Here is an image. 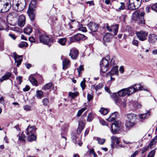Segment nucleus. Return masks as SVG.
Instances as JSON below:
<instances>
[{"instance_id":"nucleus-1","label":"nucleus","mask_w":157,"mask_h":157,"mask_svg":"<svg viewBox=\"0 0 157 157\" xmlns=\"http://www.w3.org/2000/svg\"><path fill=\"white\" fill-rule=\"evenodd\" d=\"M26 3L25 0H13L12 7L13 10L17 12H21L25 8Z\"/></svg>"},{"instance_id":"nucleus-2","label":"nucleus","mask_w":157,"mask_h":157,"mask_svg":"<svg viewBox=\"0 0 157 157\" xmlns=\"http://www.w3.org/2000/svg\"><path fill=\"white\" fill-rule=\"evenodd\" d=\"M36 0H32L29 5L27 13L30 20L32 21H33L35 17V9L36 6Z\"/></svg>"},{"instance_id":"nucleus-3","label":"nucleus","mask_w":157,"mask_h":157,"mask_svg":"<svg viewBox=\"0 0 157 157\" xmlns=\"http://www.w3.org/2000/svg\"><path fill=\"white\" fill-rule=\"evenodd\" d=\"M40 42L43 44L47 45L49 47L51 46L54 42V39L45 34H40L39 36Z\"/></svg>"},{"instance_id":"nucleus-4","label":"nucleus","mask_w":157,"mask_h":157,"mask_svg":"<svg viewBox=\"0 0 157 157\" xmlns=\"http://www.w3.org/2000/svg\"><path fill=\"white\" fill-rule=\"evenodd\" d=\"M11 6L10 0H0V13H4L8 11Z\"/></svg>"},{"instance_id":"nucleus-5","label":"nucleus","mask_w":157,"mask_h":157,"mask_svg":"<svg viewBox=\"0 0 157 157\" xmlns=\"http://www.w3.org/2000/svg\"><path fill=\"white\" fill-rule=\"evenodd\" d=\"M141 2L142 0H129L128 8L131 10H136L140 7Z\"/></svg>"},{"instance_id":"nucleus-6","label":"nucleus","mask_w":157,"mask_h":157,"mask_svg":"<svg viewBox=\"0 0 157 157\" xmlns=\"http://www.w3.org/2000/svg\"><path fill=\"white\" fill-rule=\"evenodd\" d=\"M145 14L144 12H142L139 15V11L137 10L132 14V18L134 21H137L139 19V22L140 23L142 24H144L145 21L144 19V16Z\"/></svg>"},{"instance_id":"nucleus-7","label":"nucleus","mask_w":157,"mask_h":157,"mask_svg":"<svg viewBox=\"0 0 157 157\" xmlns=\"http://www.w3.org/2000/svg\"><path fill=\"white\" fill-rule=\"evenodd\" d=\"M122 126L121 122L120 121H116L111 125L110 131L114 134L117 133L120 131Z\"/></svg>"},{"instance_id":"nucleus-8","label":"nucleus","mask_w":157,"mask_h":157,"mask_svg":"<svg viewBox=\"0 0 157 157\" xmlns=\"http://www.w3.org/2000/svg\"><path fill=\"white\" fill-rule=\"evenodd\" d=\"M129 87L131 95L134 93L136 92L139 90H147V89L144 88V86H141L140 84H136L133 86H131Z\"/></svg>"},{"instance_id":"nucleus-9","label":"nucleus","mask_w":157,"mask_h":157,"mask_svg":"<svg viewBox=\"0 0 157 157\" xmlns=\"http://www.w3.org/2000/svg\"><path fill=\"white\" fill-rule=\"evenodd\" d=\"M115 103L119 106L125 108L126 106V99L117 98L114 100Z\"/></svg>"},{"instance_id":"nucleus-10","label":"nucleus","mask_w":157,"mask_h":157,"mask_svg":"<svg viewBox=\"0 0 157 157\" xmlns=\"http://www.w3.org/2000/svg\"><path fill=\"white\" fill-rule=\"evenodd\" d=\"M117 94L120 97H123L126 95L129 96L131 95L129 87L122 89L117 92Z\"/></svg>"},{"instance_id":"nucleus-11","label":"nucleus","mask_w":157,"mask_h":157,"mask_svg":"<svg viewBox=\"0 0 157 157\" xmlns=\"http://www.w3.org/2000/svg\"><path fill=\"white\" fill-rule=\"evenodd\" d=\"M136 34L139 39L141 41H144L146 39L147 35V33L144 31L137 32Z\"/></svg>"},{"instance_id":"nucleus-12","label":"nucleus","mask_w":157,"mask_h":157,"mask_svg":"<svg viewBox=\"0 0 157 157\" xmlns=\"http://www.w3.org/2000/svg\"><path fill=\"white\" fill-rule=\"evenodd\" d=\"M119 28V26L118 25H115L109 26L108 24H107L106 25V28L107 29L108 31L110 32H111L113 31L114 33V35H117Z\"/></svg>"},{"instance_id":"nucleus-13","label":"nucleus","mask_w":157,"mask_h":157,"mask_svg":"<svg viewBox=\"0 0 157 157\" xmlns=\"http://www.w3.org/2000/svg\"><path fill=\"white\" fill-rule=\"evenodd\" d=\"M130 109L133 111L141 108V105L136 101H132L129 104Z\"/></svg>"},{"instance_id":"nucleus-14","label":"nucleus","mask_w":157,"mask_h":157,"mask_svg":"<svg viewBox=\"0 0 157 157\" xmlns=\"http://www.w3.org/2000/svg\"><path fill=\"white\" fill-rule=\"evenodd\" d=\"M78 50L75 48H73L70 50L69 55L72 59H75L78 56Z\"/></svg>"},{"instance_id":"nucleus-15","label":"nucleus","mask_w":157,"mask_h":157,"mask_svg":"<svg viewBox=\"0 0 157 157\" xmlns=\"http://www.w3.org/2000/svg\"><path fill=\"white\" fill-rule=\"evenodd\" d=\"M113 37V35L110 33H107L104 36L103 38L104 44L105 45H107L108 43L109 42Z\"/></svg>"},{"instance_id":"nucleus-16","label":"nucleus","mask_w":157,"mask_h":157,"mask_svg":"<svg viewBox=\"0 0 157 157\" xmlns=\"http://www.w3.org/2000/svg\"><path fill=\"white\" fill-rule=\"evenodd\" d=\"M87 26L89 29L93 32L96 31L98 27V24L91 22L88 23Z\"/></svg>"},{"instance_id":"nucleus-17","label":"nucleus","mask_w":157,"mask_h":157,"mask_svg":"<svg viewBox=\"0 0 157 157\" xmlns=\"http://www.w3.org/2000/svg\"><path fill=\"white\" fill-rule=\"evenodd\" d=\"M13 56L15 60V63H17V66L18 67L21 64L22 61V59H20L22 56H19L15 52L13 53Z\"/></svg>"},{"instance_id":"nucleus-18","label":"nucleus","mask_w":157,"mask_h":157,"mask_svg":"<svg viewBox=\"0 0 157 157\" xmlns=\"http://www.w3.org/2000/svg\"><path fill=\"white\" fill-rule=\"evenodd\" d=\"M25 18L24 15H20L18 19V25L20 27L23 26L25 24Z\"/></svg>"},{"instance_id":"nucleus-19","label":"nucleus","mask_w":157,"mask_h":157,"mask_svg":"<svg viewBox=\"0 0 157 157\" xmlns=\"http://www.w3.org/2000/svg\"><path fill=\"white\" fill-rule=\"evenodd\" d=\"M84 38V39H87V37H86L84 35L80 33H78L75 35V36L74 38L71 37L70 38V39L71 40H71V41L73 42L74 41V39H75L76 40L78 41Z\"/></svg>"},{"instance_id":"nucleus-20","label":"nucleus","mask_w":157,"mask_h":157,"mask_svg":"<svg viewBox=\"0 0 157 157\" xmlns=\"http://www.w3.org/2000/svg\"><path fill=\"white\" fill-rule=\"evenodd\" d=\"M36 129L35 126H30L29 125L28 128L26 129V133L27 135H29L30 134H33L36 131Z\"/></svg>"},{"instance_id":"nucleus-21","label":"nucleus","mask_w":157,"mask_h":157,"mask_svg":"<svg viewBox=\"0 0 157 157\" xmlns=\"http://www.w3.org/2000/svg\"><path fill=\"white\" fill-rule=\"evenodd\" d=\"M149 42L153 43L157 41V36L154 34H150L148 37Z\"/></svg>"},{"instance_id":"nucleus-22","label":"nucleus","mask_w":157,"mask_h":157,"mask_svg":"<svg viewBox=\"0 0 157 157\" xmlns=\"http://www.w3.org/2000/svg\"><path fill=\"white\" fill-rule=\"evenodd\" d=\"M157 141V135L152 139L150 143L149 144L148 146H147V147L150 149H152L155 146Z\"/></svg>"},{"instance_id":"nucleus-23","label":"nucleus","mask_w":157,"mask_h":157,"mask_svg":"<svg viewBox=\"0 0 157 157\" xmlns=\"http://www.w3.org/2000/svg\"><path fill=\"white\" fill-rule=\"evenodd\" d=\"M11 76V74L9 72H7L0 79V82H2L4 80L8 79Z\"/></svg>"},{"instance_id":"nucleus-24","label":"nucleus","mask_w":157,"mask_h":157,"mask_svg":"<svg viewBox=\"0 0 157 157\" xmlns=\"http://www.w3.org/2000/svg\"><path fill=\"white\" fill-rule=\"evenodd\" d=\"M107 74H111L113 75H118V67L117 66L113 67L110 71Z\"/></svg>"},{"instance_id":"nucleus-25","label":"nucleus","mask_w":157,"mask_h":157,"mask_svg":"<svg viewBox=\"0 0 157 157\" xmlns=\"http://www.w3.org/2000/svg\"><path fill=\"white\" fill-rule=\"evenodd\" d=\"M70 60L68 59H65L63 62V68L66 69L69 67Z\"/></svg>"},{"instance_id":"nucleus-26","label":"nucleus","mask_w":157,"mask_h":157,"mask_svg":"<svg viewBox=\"0 0 157 157\" xmlns=\"http://www.w3.org/2000/svg\"><path fill=\"white\" fill-rule=\"evenodd\" d=\"M135 124V123L134 121L126 120L125 122V125L126 127L129 128L133 126Z\"/></svg>"},{"instance_id":"nucleus-27","label":"nucleus","mask_w":157,"mask_h":157,"mask_svg":"<svg viewBox=\"0 0 157 157\" xmlns=\"http://www.w3.org/2000/svg\"><path fill=\"white\" fill-rule=\"evenodd\" d=\"M105 66V67L109 66V62L107 59H102L100 62V66Z\"/></svg>"},{"instance_id":"nucleus-28","label":"nucleus","mask_w":157,"mask_h":157,"mask_svg":"<svg viewBox=\"0 0 157 157\" xmlns=\"http://www.w3.org/2000/svg\"><path fill=\"white\" fill-rule=\"evenodd\" d=\"M112 139V143L111 146L112 147H113V145L115 143H116L117 145L120 143V141L119 140L118 138L116 136H113L111 138Z\"/></svg>"},{"instance_id":"nucleus-29","label":"nucleus","mask_w":157,"mask_h":157,"mask_svg":"<svg viewBox=\"0 0 157 157\" xmlns=\"http://www.w3.org/2000/svg\"><path fill=\"white\" fill-rule=\"evenodd\" d=\"M32 28L30 26H28L25 28L24 30V33L25 34L29 35L31 33Z\"/></svg>"},{"instance_id":"nucleus-30","label":"nucleus","mask_w":157,"mask_h":157,"mask_svg":"<svg viewBox=\"0 0 157 157\" xmlns=\"http://www.w3.org/2000/svg\"><path fill=\"white\" fill-rule=\"evenodd\" d=\"M136 115L133 113L128 114L127 115V117L128 120L131 121H134V120L135 119Z\"/></svg>"},{"instance_id":"nucleus-31","label":"nucleus","mask_w":157,"mask_h":157,"mask_svg":"<svg viewBox=\"0 0 157 157\" xmlns=\"http://www.w3.org/2000/svg\"><path fill=\"white\" fill-rule=\"evenodd\" d=\"M28 136L27 137V140L29 141H35L36 140V136L33 134H30L28 135Z\"/></svg>"},{"instance_id":"nucleus-32","label":"nucleus","mask_w":157,"mask_h":157,"mask_svg":"<svg viewBox=\"0 0 157 157\" xmlns=\"http://www.w3.org/2000/svg\"><path fill=\"white\" fill-rule=\"evenodd\" d=\"M29 79L30 82L33 85H35L36 86H37V82L33 77L30 76L29 77Z\"/></svg>"},{"instance_id":"nucleus-33","label":"nucleus","mask_w":157,"mask_h":157,"mask_svg":"<svg viewBox=\"0 0 157 157\" xmlns=\"http://www.w3.org/2000/svg\"><path fill=\"white\" fill-rule=\"evenodd\" d=\"M150 115V114L149 113L147 112L145 113L140 114L139 115V117L141 119H146L149 117Z\"/></svg>"},{"instance_id":"nucleus-34","label":"nucleus","mask_w":157,"mask_h":157,"mask_svg":"<svg viewBox=\"0 0 157 157\" xmlns=\"http://www.w3.org/2000/svg\"><path fill=\"white\" fill-rule=\"evenodd\" d=\"M67 41L66 38H62L59 39L58 41L57 42L63 46L65 45Z\"/></svg>"},{"instance_id":"nucleus-35","label":"nucleus","mask_w":157,"mask_h":157,"mask_svg":"<svg viewBox=\"0 0 157 157\" xmlns=\"http://www.w3.org/2000/svg\"><path fill=\"white\" fill-rule=\"evenodd\" d=\"M43 92L42 91L37 90L36 92V96L39 98H41L43 97Z\"/></svg>"},{"instance_id":"nucleus-36","label":"nucleus","mask_w":157,"mask_h":157,"mask_svg":"<svg viewBox=\"0 0 157 157\" xmlns=\"http://www.w3.org/2000/svg\"><path fill=\"white\" fill-rule=\"evenodd\" d=\"M52 86V83L51 82L46 84L44 86V90H45L50 89Z\"/></svg>"},{"instance_id":"nucleus-37","label":"nucleus","mask_w":157,"mask_h":157,"mask_svg":"<svg viewBox=\"0 0 157 157\" xmlns=\"http://www.w3.org/2000/svg\"><path fill=\"white\" fill-rule=\"evenodd\" d=\"M99 111L103 115H106L108 113L107 109L102 107L101 108Z\"/></svg>"},{"instance_id":"nucleus-38","label":"nucleus","mask_w":157,"mask_h":157,"mask_svg":"<svg viewBox=\"0 0 157 157\" xmlns=\"http://www.w3.org/2000/svg\"><path fill=\"white\" fill-rule=\"evenodd\" d=\"M42 103L43 105L47 106L49 104V101L48 98H44L42 101Z\"/></svg>"},{"instance_id":"nucleus-39","label":"nucleus","mask_w":157,"mask_h":157,"mask_svg":"<svg viewBox=\"0 0 157 157\" xmlns=\"http://www.w3.org/2000/svg\"><path fill=\"white\" fill-rule=\"evenodd\" d=\"M85 124V121L82 120L78 122V127L84 129Z\"/></svg>"},{"instance_id":"nucleus-40","label":"nucleus","mask_w":157,"mask_h":157,"mask_svg":"<svg viewBox=\"0 0 157 157\" xmlns=\"http://www.w3.org/2000/svg\"><path fill=\"white\" fill-rule=\"evenodd\" d=\"M86 109V108H83L81 109H79L77 113V116L78 117H79L81 114Z\"/></svg>"},{"instance_id":"nucleus-41","label":"nucleus","mask_w":157,"mask_h":157,"mask_svg":"<svg viewBox=\"0 0 157 157\" xmlns=\"http://www.w3.org/2000/svg\"><path fill=\"white\" fill-rule=\"evenodd\" d=\"M108 66L105 67V66H100V71L104 73L106 72L108 70Z\"/></svg>"},{"instance_id":"nucleus-42","label":"nucleus","mask_w":157,"mask_h":157,"mask_svg":"<svg viewBox=\"0 0 157 157\" xmlns=\"http://www.w3.org/2000/svg\"><path fill=\"white\" fill-rule=\"evenodd\" d=\"M96 140L100 144H103L105 142V140L104 139H101L98 137L97 138Z\"/></svg>"},{"instance_id":"nucleus-43","label":"nucleus","mask_w":157,"mask_h":157,"mask_svg":"<svg viewBox=\"0 0 157 157\" xmlns=\"http://www.w3.org/2000/svg\"><path fill=\"white\" fill-rule=\"evenodd\" d=\"M155 152V149L151 151L147 155V157H153Z\"/></svg>"},{"instance_id":"nucleus-44","label":"nucleus","mask_w":157,"mask_h":157,"mask_svg":"<svg viewBox=\"0 0 157 157\" xmlns=\"http://www.w3.org/2000/svg\"><path fill=\"white\" fill-rule=\"evenodd\" d=\"M86 81L85 79L83 78V80L80 83V86L83 90H84L86 87Z\"/></svg>"},{"instance_id":"nucleus-45","label":"nucleus","mask_w":157,"mask_h":157,"mask_svg":"<svg viewBox=\"0 0 157 157\" xmlns=\"http://www.w3.org/2000/svg\"><path fill=\"white\" fill-rule=\"evenodd\" d=\"M94 119V116L91 113L89 114L87 116V121L89 122L91 121Z\"/></svg>"},{"instance_id":"nucleus-46","label":"nucleus","mask_w":157,"mask_h":157,"mask_svg":"<svg viewBox=\"0 0 157 157\" xmlns=\"http://www.w3.org/2000/svg\"><path fill=\"white\" fill-rule=\"evenodd\" d=\"M78 94V93H71L70 92L69 93V95L72 98H74Z\"/></svg>"},{"instance_id":"nucleus-47","label":"nucleus","mask_w":157,"mask_h":157,"mask_svg":"<svg viewBox=\"0 0 157 157\" xmlns=\"http://www.w3.org/2000/svg\"><path fill=\"white\" fill-rule=\"evenodd\" d=\"M27 46V43L25 42H21L19 44V46L21 48L24 47H26Z\"/></svg>"},{"instance_id":"nucleus-48","label":"nucleus","mask_w":157,"mask_h":157,"mask_svg":"<svg viewBox=\"0 0 157 157\" xmlns=\"http://www.w3.org/2000/svg\"><path fill=\"white\" fill-rule=\"evenodd\" d=\"M23 109L26 111H29L31 110V107L29 105H25L23 106Z\"/></svg>"},{"instance_id":"nucleus-49","label":"nucleus","mask_w":157,"mask_h":157,"mask_svg":"<svg viewBox=\"0 0 157 157\" xmlns=\"http://www.w3.org/2000/svg\"><path fill=\"white\" fill-rule=\"evenodd\" d=\"M67 132L65 131L64 132V131H62L61 132V137L62 138H64L65 139V141L66 142L67 140V138L65 136V135H66Z\"/></svg>"},{"instance_id":"nucleus-50","label":"nucleus","mask_w":157,"mask_h":157,"mask_svg":"<svg viewBox=\"0 0 157 157\" xmlns=\"http://www.w3.org/2000/svg\"><path fill=\"white\" fill-rule=\"evenodd\" d=\"M16 81L18 84H20L22 82V77L20 76H18L16 78Z\"/></svg>"},{"instance_id":"nucleus-51","label":"nucleus","mask_w":157,"mask_h":157,"mask_svg":"<svg viewBox=\"0 0 157 157\" xmlns=\"http://www.w3.org/2000/svg\"><path fill=\"white\" fill-rule=\"evenodd\" d=\"M84 70L83 65H81L77 69V71L79 75L80 73V72Z\"/></svg>"},{"instance_id":"nucleus-52","label":"nucleus","mask_w":157,"mask_h":157,"mask_svg":"<svg viewBox=\"0 0 157 157\" xmlns=\"http://www.w3.org/2000/svg\"><path fill=\"white\" fill-rule=\"evenodd\" d=\"M132 44L134 45L136 47H138L139 42L137 40L135 39H133L132 40Z\"/></svg>"},{"instance_id":"nucleus-53","label":"nucleus","mask_w":157,"mask_h":157,"mask_svg":"<svg viewBox=\"0 0 157 157\" xmlns=\"http://www.w3.org/2000/svg\"><path fill=\"white\" fill-rule=\"evenodd\" d=\"M3 22L2 19L1 18H0V30H3L4 29L3 24Z\"/></svg>"},{"instance_id":"nucleus-54","label":"nucleus","mask_w":157,"mask_h":157,"mask_svg":"<svg viewBox=\"0 0 157 157\" xmlns=\"http://www.w3.org/2000/svg\"><path fill=\"white\" fill-rule=\"evenodd\" d=\"M120 6L119 8V10H124L125 8L124 4L123 2H120L119 3Z\"/></svg>"},{"instance_id":"nucleus-55","label":"nucleus","mask_w":157,"mask_h":157,"mask_svg":"<svg viewBox=\"0 0 157 157\" xmlns=\"http://www.w3.org/2000/svg\"><path fill=\"white\" fill-rule=\"evenodd\" d=\"M151 8L152 10L157 12V3L152 6Z\"/></svg>"},{"instance_id":"nucleus-56","label":"nucleus","mask_w":157,"mask_h":157,"mask_svg":"<svg viewBox=\"0 0 157 157\" xmlns=\"http://www.w3.org/2000/svg\"><path fill=\"white\" fill-rule=\"evenodd\" d=\"M25 135H22L21 136H19L18 139L19 140H22L23 141H25Z\"/></svg>"},{"instance_id":"nucleus-57","label":"nucleus","mask_w":157,"mask_h":157,"mask_svg":"<svg viewBox=\"0 0 157 157\" xmlns=\"http://www.w3.org/2000/svg\"><path fill=\"white\" fill-rule=\"evenodd\" d=\"M125 30L126 31L128 32V33L129 34L131 31V27L129 26H126Z\"/></svg>"},{"instance_id":"nucleus-58","label":"nucleus","mask_w":157,"mask_h":157,"mask_svg":"<svg viewBox=\"0 0 157 157\" xmlns=\"http://www.w3.org/2000/svg\"><path fill=\"white\" fill-rule=\"evenodd\" d=\"M102 87V85L101 84H99L95 86V88L96 90H98Z\"/></svg>"},{"instance_id":"nucleus-59","label":"nucleus","mask_w":157,"mask_h":157,"mask_svg":"<svg viewBox=\"0 0 157 157\" xmlns=\"http://www.w3.org/2000/svg\"><path fill=\"white\" fill-rule=\"evenodd\" d=\"M78 29L79 30L83 32H86L87 31L86 28L85 27H82V26H81V27H79Z\"/></svg>"},{"instance_id":"nucleus-60","label":"nucleus","mask_w":157,"mask_h":157,"mask_svg":"<svg viewBox=\"0 0 157 157\" xmlns=\"http://www.w3.org/2000/svg\"><path fill=\"white\" fill-rule=\"evenodd\" d=\"M117 112H114L113 113H112L110 115V116H111V117H113L114 119L115 120V118L117 117Z\"/></svg>"},{"instance_id":"nucleus-61","label":"nucleus","mask_w":157,"mask_h":157,"mask_svg":"<svg viewBox=\"0 0 157 157\" xmlns=\"http://www.w3.org/2000/svg\"><path fill=\"white\" fill-rule=\"evenodd\" d=\"M83 129L82 128L78 127L77 130V134H80Z\"/></svg>"},{"instance_id":"nucleus-62","label":"nucleus","mask_w":157,"mask_h":157,"mask_svg":"<svg viewBox=\"0 0 157 157\" xmlns=\"http://www.w3.org/2000/svg\"><path fill=\"white\" fill-rule=\"evenodd\" d=\"M100 122L101 124L103 125H106L109 127L108 124L107 122H106L104 120H101L100 121Z\"/></svg>"},{"instance_id":"nucleus-63","label":"nucleus","mask_w":157,"mask_h":157,"mask_svg":"<svg viewBox=\"0 0 157 157\" xmlns=\"http://www.w3.org/2000/svg\"><path fill=\"white\" fill-rule=\"evenodd\" d=\"M71 138L73 140V142H75L76 141V137L74 133H73L71 134Z\"/></svg>"},{"instance_id":"nucleus-64","label":"nucleus","mask_w":157,"mask_h":157,"mask_svg":"<svg viewBox=\"0 0 157 157\" xmlns=\"http://www.w3.org/2000/svg\"><path fill=\"white\" fill-rule=\"evenodd\" d=\"M87 99L89 101H91L93 98L92 96L90 94H87Z\"/></svg>"}]
</instances>
